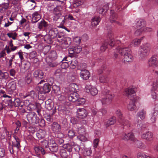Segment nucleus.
Returning <instances> with one entry per match:
<instances>
[{
  "label": "nucleus",
  "mask_w": 158,
  "mask_h": 158,
  "mask_svg": "<svg viewBox=\"0 0 158 158\" xmlns=\"http://www.w3.org/2000/svg\"><path fill=\"white\" fill-rule=\"evenodd\" d=\"M122 138L124 140L130 139L134 141L137 147L140 148L142 149L145 148V145L142 142L135 138L134 135L132 132L129 133L127 134L126 133L123 134L122 136Z\"/></svg>",
  "instance_id": "1"
},
{
  "label": "nucleus",
  "mask_w": 158,
  "mask_h": 158,
  "mask_svg": "<svg viewBox=\"0 0 158 158\" xmlns=\"http://www.w3.org/2000/svg\"><path fill=\"white\" fill-rule=\"evenodd\" d=\"M113 33L112 31H110L107 34V37L109 39V43L107 41H105V42L102 44L100 47V50L102 52H104L107 48V44H109L111 46H114L115 42L112 37Z\"/></svg>",
  "instance_id": "2"
},
{
  "label": "nucleus",
  "mask_w": 158,
  "mask_h": 158,
  "mask_svg": "<svg viewBox=\"0 0 158 158\" xmlns=\"http://www.w3.org/2000/svg\"><path fill=\"white\" fill-rule=\"evenodd\" d=\"M124 49L120 50V54L124 56V61L129 62L132 61L133 60V57L131 55V50L129 48H126L125 51L126 52H124Z\"/></svg>",
  "instance_id": "3"
},
{
  "label": "nucleus",
  "mask_w": 158,
  "mask_h": 158,
  "mask_svg": "<svg viewBox=\"0 0 158 158\" xmlns=\"http://www.w3.org/2000/svg\"><path fill=\"white\" fill-rule=\"evenodd\" d=\"M115 114L118 117V121L124 126H127V127H131V123L127 120L124 119L120 110L118 109L115 112Z\"/></svg>",
  "instance_id": "4"
},
{
  "label": "nucleus",
  "mask_w": 158,
  "mask_h": 158,
  "mask_svg": "<svg viewBox=\"0 0 158 158\" xmlns=\"http://www.w3.org/2000/svg\"><path fill=\"white\" fill-rule=\"evenodd\" d=\"M147 48L144 45L140 47L138 52V55L139 58L142 59H143L147 56L149 49L148 46V45L147 44Z\"/></svg>",
  "instance_id": "5"
},
{
  "label": "nucleus",
  "mask_w": 158,
  "mask_h": 158,
  "mask_svg": "<svg viewBox=\"0 0 158 158\" xmlns=\"http://www.w3.org/2000/svg\"><path fill=\"white\" fill-rule=\"evenodd\" d=\"M114 96V95L113 94L106 93L105 96L102 98L101 102L102 104L103 105L109 104L111 102Z\"/></svg>",
  "instance_id": "6"
},
{
  "label": "nucleus",
  "mask_w": 158,
  "mask_h": 158,
  "mask_svg": "<svg viewBox=\"0 0 158 158\" xmlns=\"http://www.w3.org/2000/svg\"><path fill=\"white\" fill-rule=\"evenodd\" d=\"M145 22L143 20H140L137 22L136 27L137 29L140 28L141 30L144 31V32L151 31H152L151 28L145 27Z\"/></svg>",
  "instance_id": "7"
},
{
  "label": "nucleus",
  "mask_w": 158,
  "mask_h": 158,
  "mask_svg": "<svg viewBox=\"0 0 158 158\" xmlns=\"http://www.w3.org/2000/svg\"><path fill=\"white\" fill-rule=\"evenodd\" d=\"M57 41L60 44H64L65 45H69L71 43L70 39L68 37H65L59 35H58Z\"/></svg>",
  "instance_id": "8"
},
{
  "label": "nucleus",
  "mask_w": 158,
  "mask_h": 158,
  "mask_svg": "<svg viewBox=\"0 0 158 158\" xmlns=\"http://www.w3.org/2000/svg\"><path fill=\"white\" fill-rule=\"evenodd\" d=\"M85 90L86 92L90 93L92 96L96 95L98 93V90L97 88L90 85H86Z\"/></svg>",
  "instance_id": "9"
},
{
  "label": "nucleus",
  "mask_w": 158,
  "mask_h": 158,
  "mask_svg": "<svg viewBox=\"0 0 158 158\" xmlns=\"http://www.w3.org/2000/svg\"><path fill=\"white\" fill-rule=\"evenodd\" d=\"M87 111L84 109L78 108L77 110V116L79 118H85L87 115Z\"/></svg>",
  "instance_id": "10"
},
{
  "label": "nucleus",
  "mask_w": 158,
  "mask_h": 158,
  "mask_svg": "<svg viewBox=\"0 0 158 158\" xmlns=\"http://www.w3.org/2000/svg\"><path fill=\"white\" fill-rule=\"evenodd\" d=\"M141 138L148 142H151L153 139V134L151 132L147 131L141 135Z\"/></svg>",
  "instance_id": "11"
},
{
  "label": "nucleus",
  "mask_w": 158,
  "mask_h": 158,
  "mask_svg": "<svg viewBox=\"0 0 158 158\" xmlns=\"http://www.w3.org/2000/svg\"><path fill=\"white\" fill-rule=\"evenodd\" d=\"M55 87L56 88L55 93L59 100L60 101H64L65 99V97L64 95L61 94L60 87L57 85H55Z\"/></svg>",
  "instance_id": "12"
},
{
  "label": "nucleus",
  "mask_w": 158,
  "mask_h": 158,
  "mask_svg": "<svg viewBox=\"0 0 158 158\" xmlns=\"http://www.w3.org/2000/svg\"><path fill=\"white\" fill-rule=\"evenodd\" d=\"M148 64L149 66H157L158 65V61L156 60V57L155 56L151 57L149 60Z\"/></svg>",
  "instance_id": "13"
},
{
  "label": "nucleus",
  "mask_w": 158,
  "mask_h": 158,
  "mask_svg": "<svg viewBox=\"0 0 158 158\" xmlns=\"http://www.w3.org/2000/svg\"><path fill=\"white\" fill-rule=\"evenodd\" d=\"M78 94L76 92H73L70 94L68 96V99L70 102H77L78 100Z\"/></svg>",
  "instance_id": "14"
},
{
  "label": "nucleus",
  "mask_w": 158,
  "mask_h": 158,
  "mask_svg": "<svg viewBox=\"0 0 158 158\" xmlns=\"http://www.w3.org/2000/svg\"><path fill=\"white\" fill-rule=\"evenodd\" d=\"M80 76L84 80L88 79L89 77L90 73L89 72L85 69L81 70L80 73Z\"/></svg>",
  "instance_id": "15"
},
{
  "label": "nucleus",
  "mask_w": 158,
  "mask_h": 158,
  "mask_svg": "<svg viewBox=\"0 0 158 158\" xmlns=\"http://www.w3.org/2000/svg\"><path fill=\"white\" fill-rule=\"evenodd\" d=\"M41 18V16L39 12L36 11L32 15V19L31 21L32 23H36Z\"/></svg>",
  "instance_id": "16"
},
{
  "label": "nucleus",
  "mask_w": 158,
  "mask_h": 158,
  "mask_svg": "<svg viewBox=\"0 0 158 158\" xmlns=\"http://www.w3.org/2000/svg\"><path fill=\"white\" fill-rule=\"evenodd\" d=\"M33 76L37 79H42L43 77L44 73L40 70L38 69L35 70L33 73Z\"/></svg>",
  "instance_id": "17"
},
{
  "label": "nucleus",
  "mask_w": 158,
  "mask_h": 158,
  "mask_svg": "<svg viewBox=\"0 0 158 158\" xmlns=\"http://www.w3.org/2000/svg\"><path fill=\"white\" fill-rule=\"evenodd\" d=\"M30 97L32 99H36L37 98V94L33 90H32L29 92L25 95H24L23 98H25L27 97Z\"/></svg>",
  "instance_id": "18"
},
{
  "label": "nucleus",
  "mask_w": 158,
  "mask_h": 158,
  "mask_svg": "<svg viewBox=\"0 0 158 158\" xmlns=\"http://www.w3.org/2000/svg\"><path fill=\"white\" fill-rule=\"evenodd\" d=\"M52 129V131L55 133L60 132L61 129L60 125L56 123H53Z\"/></svg>",
  "instance_id": "19"
},
{
  "label": "nucleus",
  "mask_w": 158,
  "mask_h": 158,
  "mask_svg": "<svg viewBox=\"0 0 158 158\" xmlns=\"http://www.w3.org/2000/svg\"><path fill=\"white\" fill-rule=\"evenodd\" d=\"M157 106V108L155 107L154 109L155 111L152 112L151 114L150 120L152 123L155 122L156 121V116L158 111V105Z\"/></svg>",
  "instance_id": "20"
},
{
  "label": "nucleus",
  "mask_w": 158,
  "mask_h": 158,
  "mask_svg": "<svg viewBox=\"0 0 158 158\" xmlns=\"http://www.w3.org/2000/svg\"><path fill=\"white\" fill-rule=\"evenodd\" d=\"M7 88L10 92H13L15 90L16 88L15 82L14 81L10 82L7 85Z\"/></svg>",
  "instance_id": "21"
},
{
  "label": "nucleus",
  "mask_w": 158,
  "mask_h": 158,
  "mask_svg": "<svg viewBox=\"0 0 158 158\" xmlns=\"http://www.w3.org/2000/svg\"><path fill=\"white\" fill-rule=\"evenodd\" d=\"M50 86L48 83L45 84L42 88L40 89L42 93H46L49 92L50 90Z\"/></svg>",
  "instance_id": "22"
},
{
  "label": "nucleus",
  "mask_w": 158,
  "mask_h": 158,
  "mask_svg": "<svg viewBox=\"0 0 158 158\" xmlns=\"http://www.w3.org/2000/svg\"><path fill=\"white\" fill-rule=\"evenodd\" d=\"M46 135L45 131L42 129H40L38 130L36 134L37 137L39 139H42Z\"/></svg>",
  "instance_id": "23"
},
{
  "label": "nucleus",
  "mask_w": 158,
  "mask_h": 158,
  "mask_svg": "<svg viewBox=\"0 0 158 158\" xmlns=\"http://www.w3.org/2000/svg\"><path fill=\"white\" fill-rule=\"evenodd\" d=\"M101 20L100 18L97 16L93 17L91 19V25L93 26L98 25Z\"/></svg>",
  "instance_id": "24"
},
{
  "label": "nucleus",
  "mask_w": 158,
  "mask_h": 158,
  "mask_svg": "<svg viewBox=\"0 0 158 158\" xmlns=\"http://www.w3.org/2000/svg\"><path fill=\"white\" fill-rule=\"evenodd\" d=\"M48 57L52 60H55L57 58V54L56 51H51L48 54Z\"/></svg>",
  "instance_id": "25"
},
{
  "label": "nucleus",
  "mask_w": 158,
  "mask_h": 158,
  "mask_svg": "<svg viewBox=\"0 0 158 158\" xmlns=\"http://www.w3.org/2000/svg\"><path fill=\"white\" fill-rule=\"evenodd\" d=\"M136 89L134 88L131 89H126L124 90V94L127 96H129L135 93Z\"/></svg>",
  "instance_id": "26"
},
{
  "label": "nucleus",
  "mask_w": 158,
  "mask_h": 158,
  "mask_svg": "<svg viewBox=\"0 0 158 158\" xmlns=\"http://www.w3.org/2000/svg\"><path fill=\"white\" fill-rule=\"evenodd\" d=\"M115 122L116 117L113 116L110 118L105 123V125L106 127H107L110 125L114 124Z\"/></svg>",
  "instance_id": "27"
},
{
  "label": "nucleus",
  "mask_w": 158,
  "mask_h": 158,
  "mask_svg": "<svg viewBox=\"0 0 158 158\" xmlns=\"http://www.w3.org/2000/svg\"><path fill=\"white\" fill-rule=\"evenodd\" d=\"M142 38H142L140 39H136L132 41L131 43L130 44V46H133L134 47H137L140 44Z\"/></svg>",
  "instance_id": "28"
},
{
  "label": "nucleus",
  "mask_w": 158,
  "mask_h": 158,
  "mask_svg": "<svg viewBox=\"0 0 158 158\" xmlns=\"http://www.w3.org/2000/svg\"><path fill=\"white\" fill-rule=\"evenodd\" d=\"M146 114V111L142 109L138 112L137 114V116L139 117L141 119H143L145 118Z\"/></svg>",
  "instance_id": "29"
},
{
  "label": "nucleus",
  "mask_w": 158,
  "mask_h": 158,
  "mask_svg": "<svg viewBox=\"0 0 158 158\" xmlns=\"http://www.w3.org/2000/svg\"><path fill=\"white\" fill-rule=\"evenodd\" d=\"M108 4H106L103 6L102 8L101 7H98L97 9V11L100 14H102L103 12L106 11L108 10Z\"/></svg>",
  "instance_id": "30"
},
{
  "label": "nucleus",
  "mask_w": 158,
  "mask_h": 158,
  "mask_svg": "<svg viewBox=\"0 0 158 158\" xmlns=\"http://www.w3.org/2000/svg\"><path fill=\"white\" fill-rule=\"evenodd\" d=\"M57 33V31L56 28H52L49 31V34L52 38L56 37Z\"/></svg>",
  "instance_id": "31"
},
{
  "label": "nucleus",
  "mask_w": 158,
  "mask_h": 158,
  "mask_svg": "<svg viewBox=\"0 0 158 158\" xmlns=\"http://www.w3.org/2000/svg\"><path fill=\"white\" fill-rule=\"evenodd\" d=\"M34 150L37 154H40L41 153L44 155L45 153L44 149L41 147L35 146L34 148Z\"/></svg>",
  "instance_id": "32"
},
{
  "label": "nucleus",
  "mask_w": 158,
  "mask_h": 158,
  "mask_svg": "<svg viewBox=\"0 0 158 158\" xmlns=\"http://www.w3.org/2000/svg\"><path fill=\"white\" fill-rule=\"evenodd\" d=\"M117 19L116 15L113 14L111 15L110 17V20L112 23H115L118 25H120V23L118 21H116Z\"/></svg>",
  "instance_id": "33"
},
{
  "label": "nucleus",
  "mask_w": 158,
  "mask_h": 158,
  "mask_svg": "<svg viewBox=\"0 0 158 158\" xmlns=\"http://www.w3.org/2000/svg\"><path fill=\"white\" fill-rule=\"evenodd\" d=\"M38 27L40 29H43V27H46L47 26V23L44 20H42L38 23Z\"/></svg>",
  "instance_id": "34"
},
{
  "label": "nucleus",
  "mask_w": 158,
  "mask_h": 158,
  "mask_svg": "<svg viewBox=\"0 0 158 158\" xmlns=\"http://www.w3.org/2000/svg\"><path fill=\"white\" fill-rule=\"evenodd\" d=\"M82 153L84 156H89L91 155L92 151L90 148H86L84 150Z\"/></svg>",
  "instance_id": "35"
},
{
  "label": "nucleus",
  "mask_w": 158,
  "mask_h": 158,
  "mask_svg": "<svg viewBox=\"0 0 158 158\" xmlns=\"http://www.w3.org/2000/svg\"><path fill=\"white\" fill-rule=\"evenodd\" d=\"M36 114L34 112H31L28 114L27 116V118L28 121L30 122L33 123V120L34 117H36Z\"/></svg>",
  "instance_id": "36"
},
{
  "label": "nucleus",
  "mask_w": 158,
  "mask_h": 158,
  "mask_svg": "<svg viewBox=\"0 0 158 158\" xmlns=\"http://www.w3.org/2000/svg\"><path fill=\"white\" fill-rule=\"evenodd\" d=\"M127 108L129 110L131 111L135 110L136 108V106L135 102L133 101H131L128 106Z\"/></svg>",
  "instance_id": "37"
},
{
  "label": "nucleus",
  "mask_w": 158,
  "mask_h": 158,
  "mask_svg": "<svg viewBox=\"0 0 158 158\" xmlns=\"http://www.w3.org/2000/svg\"><path fill=\"white\" fill-rule=\"evenodd\" d=\"M84 0H74L73 2V7H77L82 4L84 2Z\"/></svg>",
  "instance_id": "38"
},
{
  "label": "nucleus",
  "mask_w": 158,
  "mask_h": 158,
  "mask_svg": "<svg viewBox=\"0 0 158 158\" xmlns=\"http://www.w3.org/2000/svg\"><path fill=\"white\" fill-rule=\"evenodd\" d=\"M151 86L152 87L150 89L151 94H152L153 92H154L155 91L157 90V84L156 82V81L153 82Z\"/></svg>",
  "instance_id": "39"
},
{
  "label": "nucleus",
  "mask_w": 158,
  "mask_h": 158,
  "mask_svg": "<svg viewBox=\"0 0 158 158\" xmlns=\"http://www.w3.org/2000/svg\"><path fill=\"white\" fill-rule=\"evenodd\" d=\"M1 4L2 5V6L1 7H2L0 10L1 12H2V10H5L7 9L9 6V3L8 2L6 3H3Z\"/></svg>",
  "instance_id": "40"
},
{
  "label": "nucleus",
  "mask_w": 158,
  "mask_h": 158,
  "mask_svg": "<svg viewBox=\"0 0 158 158\" xmlns=\"http://www.w3.org/2000/svg\"><path fill=\"white\" fill-rule=\"evenodd\" d=\"M50 150L53 152H56L58 149V147L56 144H55L53 146H50L49 147Z\"/></svg>",
  "instance_id": "41"
},
{
  "label": "nucleus",
  "mask_w": 158,
  "mask_h": 158,
  "mask_svg": "<svg viewBox=\"0 0 158 158\" xmlns=\"http://www.w3.org/2000/svg\"><path fill=\"white\" fill-rule=\"evenodd\" d=\"M138 158H150V157L143 153L139 152L137 154Z\"/></svg>",
  "instance_id": "42"
},
{
  "label": "nucleus",
  "mask_w": 158,
  "mask_h": 158,
  "mask_svg": "<svg viewBox=\"0 0 158 158\" xmlns=\"http://www.w3.org/2000/svg\"><path fill=\"white\" fill-rule=\"evenodd\" d=\"M60 155L62 158H67L68 155L65 150L63 149L61 151Z\"/></svg>",
  "instance_id": "43"
},
{
  "label": "nucleus",
  "mask_w": 158,
  "mask_h": 158,
  "mask_svg": "<svg viewBox=\"0 0 158 158\" xmlns=\"http://www.w3.org/2000/svg\"><path fill=\"white\" fill-rule=\"evenodd\" d=\"M65 76V73L64 72H62L60 74H59L58 77L59 79L61 81H64Z\"/></svg>",
  "instance_id": "44"
},
{
  "label": "nucleus",
  "mask_w": 158,
  "mask_h": 158,
  "mask_svg": "<svg viewBox=\"0 0 158 158\" xmlns=\"http://www.w3.org/2000/svg\"><path fill=\"white\" fill-rule=\"evenodd\" d=\"M68 135L70 138H72L75 136V133L73 130H71L69 131Z\"/></svg>",
  "instance_id": "45"
},
{
  "label": "nucleus",
  "mask_w": 158,
  "mask_h": 158,
  "mask_svg": "<svg viewBox=\"0 0 158 158\" xmlns=\"http://www.w3.org/2000/svg\"><path fill=\"white\" fill-rule=\"evenodd\" d=\"M70 62H62L61 64V68L62 69H65L67 68L69 66V63Z\"/></svg>",
  "instance_id": "46"
},
{
  "label": "nucleus",
  "mask_w": 158,
  "mask_h": 158,
  "mask_svg": "<svg viewBox=\"0 0 158 158\" xmlns=\"http://www.w3.org/2000/svg\"><path fill=\"white\" fill-rule=\"evenodd\" d=\"M99 81L101 83H105L106 81V77L103 75H101L99 77Z\"/></svg>",
  "instance_id": "47"
},
{
  "label": "nucleus",
  "mask_w": 158,
  "mask_h": 158,
  "mask_svg": "<svg viewBox=\"0 0 158 158\" xmlns=\"http://www.w3.org/2000/svg\"><path fill=\"white\" fill-rule=\"evenodd\" d=\"M58 63L56 62H48V67H54L57 66Z\"/></svg>",
  "instance_id": "48"
},
{
  "label": "nucleus",
  "mask_w": 158,
  "mask_h": 158,
  "mask_svg": "<svg viewBox=\"0 0 158 158\" xmlns=\"http://www.w3.org/2000/svg\"><path fill=\"white\" fill-rule=\"evenodd\" d=\"M14 103L15 106L18 107L20 105L21 101L19 98H17L15 99Z\"/></svg>",
  "instance_id": "49"
},
{
  "label": "nucleus",
  "mask_w": 158,
  "mask_h": 158,
  "mask_svg": "<svg viewBox=\"0 0 158 158\" xmlns=\"http://www.w3.org/2000/svg\"><path fill=\"white\" fill-rule=\"evenodd\" d=\"M51 49V47L49 45L45 46L43 49V52L45 55Z\"/></svg>",
  "instance_id": "50"
},
{
  "label": "nucleus",
  "mask_w": 158,
  "mask_h": 158,
  "mask_svg": "<svg viewBox=\"0 0 158 158\" xmlns=\"http://www.w3.org/2000/svg\"><path fill=\"white\" fill-rule=\"evenodd\" d=\"M37 53L36 51H33L30 53L29 56L31 58H33L36 56Z\"/></svg>",
  "instance_id": "51"
},
{
  "label": "nucleus",
  "mask_w": 158,
  "mask_h": 158,
  "mask_svg": "<svg viewBox=\"0 0 158 158\" xmlns=\"http://www.w3.org/2000/svg\"><path fill=\"white\" fill-rule=\"evenodd\" d=\"M16 54H18L19 58L20 59L21 62H22L24 60V58L23 57V52H21V51H20L16 53Z\"/></svg>",
  "instance_id": "52"
},
{
  "label": "nucleus",
  "mask_w": 158,
  "mask_h": 158,
  "mask_svg": "<svg viewBox=\"0 0 158 158\" xmlns=\"http://www.w3.org/2000/svg\"><path fill=\"white\" fill-rule=\"evenodd\" d=\"M77 101L78 102V104L79 105H82L84 104L85 102V99L83 98H79Z\"/></svg>",
  "instance_id": "53"
},
{
  "label": "nucleus",
  "mask_w": 158,
  "mask_h": 158,
  "mask_svg": "<svg viewBox=\"0 0 158 158\" xmlns=\"http://www.w3.org/2000/svg\"><path fill=\"white\" fill-rule=\"evenodd\" d=\"M99 140L98 139H95L93 141L94 147V148H97Z\"/></svg>",
  "instance_id": "54"
},
{
  "label": "nucleus",
  "mask_w": 158,
  "mask_h": 158,
  "mask_svg": "<svg viewBox=\"0 0 158 158\" xmlns=\"http://www.w3.org/2000/svg\"><path fill=\"white\" fill-rule=\"evenodd\" d=\"M74 52L75 53H80L81 51L82 48L80 46H77L74 47Z\"/></svg>",
  "instance_id": "55"
},
{
  "label": "nucleus",
  "mask_w": 158,
  "mask_h": 158,
  "mask_svg": "<svg viewBox=\"0 0 158 158\" xmlns=\"http://www.w3.org/2000/svg\"><path fill=\"white\" fill-rule=\"evenodd\" d=\"M81 141L85 142L87 140V138L85 136L81 135L77 137Z\"/></svg>",
  "instance_id": "56"
},
{
  "label": "nucleus",
  "mask_w": 158,
  "mask_h": 158,
  "mask_svg": "<svg viewBox=\"0 0 158 158\" xmlns=\"http://www.w3.org/2000/svg\"><path fill=\"white\" fill-rule=\"evenodd\" d=\"M5 151L4 149L2 148H0V157H3L5 156Z\"/></svg>",
  "instance_id": "57"
},
{
  "label": "nucleus",
  "mask_w": 158,
  "mask_h": 158,
  "mask_svg": "<svg viewBox=\"0 0 158 158\" xmlns=\"http://www.w3.org/2000/svg\"><path fill=\"white\" fill-rule=\"evenodd\" d=\"M13 146L16 147L18 149L20 147V141L15 142L13 143Z\"/></svg>",
  "instance_id": "58"
},
{
  "label": "nucleus",
  "mask_w": 158,
  "mask_h": 158,
  "mask_svg": "<svg viewBox=\"0 0 158 158\" xmlns=\"http://www.w3.org/2000/svg\"><path fill=\"white\" fill-rule=\"evenodd\" d=\"M67 108V107L66 106H63L62 105H60L58 107L59 110L62 111L63 112H64V111H65Z\"/></svg>",
  "instance_id": "59"
},
{
  "label": "nucleus",
  "mask_w": 158,
  "mask_h": 158,
  "mask_svg": "<svg viewBox=\"0 0 158 158\" xmlns=\"http://www.w3.org/2000/svg\"><path fill=\"white\" fill-rule=\"evenodd\" d=\"M100 112L101 113L102 115H103L106 113L107 111L105 108H103L99 110V111L98 112V113L99 114Z\"/></svg>",
  "instance_id": "60"
},
{
  "label": "nucleus",
  "mask_w": 158,
  "mask_h": 158,
  "mask_svg": "<svg viewBox=\"0 0 158 158\" xmlns=\"http://www.w3.org/2000/svg\"><path fill=\"white\" fill-rule=\"evenodd\" d=\"M42 145L43 147H45L46 148L48 147V142L47 140H45L41 142Z\"/></svg>",
  "instance_id": "61"
},
{
  "label": "nucleus",
  "mask_w": 158,
  "mask_h": 158,
  "mask_svg": "<svg viewBox=\"0 0 158 158\" xmlns=\"http://www.w3.org/2000/svg\"><path fill=\"white\" fill-rule=\"evenodd\" d=\"M157 95L156 96H155V92H153L152 94H151V96L152 98L154 100L158 99V90L157 91Z\"/></svg>",
  "instance_id": "62"
},
{
  "label": "nucleus",
  "mask_w": 158,
  "mask_h": 158,
  "mask_svg": "<svg viewBox=\"0 0 158 158\" xmlns=\"http://www.w3.org/2000/svg\"><path fill=\"white\" fill-rule=\"evenodd\" d=\"M142 31H144L141 30V29L140 28L137 29V30L135 32V35L138 36L139 35Z\"/></svg>",
  "instance_id": "63"
},
{
  "label": "nucleus",
  "mask_w": 158,
  "mask_h": 158,
  "mask_svg": "<svg viewBox=\"0 0 158 158\" xmlns=\"http://www.w3.org/2000/svg\"><path fill=\"white\" fill-rule=\"evenodd\" d=\"M10 76L15 77L16 74V71L14 69H11L10 70Z\"/></svg>",
  "instance_id": "64"
}]
</instances>
